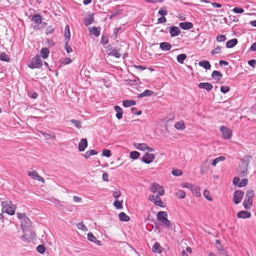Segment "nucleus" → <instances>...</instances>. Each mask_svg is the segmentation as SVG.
I'll use <instances>...</instances> for the list:
<instances>
[{"mask_svg":"<svg viewBox=\"0 0 256 256\" xmlns=\"http://www.w3.org/2000/svg\"><path fill=\"white\" fill-rule=\"evenodd\" d=\"M2 212L10 216L14 214L16 206L10 200L2 202Z\"/></svg>","mask_w":256,"mask_h":256,"instance_id":"f257e3e1","label":"nucleus"},{"mask_svg":"<svg viewBox=\"0 0 256 256\" xmlns=\"http://www.w3.org/2000/svg\"><path fill=\"white\" fill-rule=\"evenodd\" d=\"M254 196V192L252 190H249L246 192V198L243 202V206L246 210H250L252 207Z\"/></svg>","mask_w":256,"mask_h":256,"instance_id":"f03ea898","label":"nucleus"},{"mask_svg":"<svg viewBox=\"0 0 256 256\" xmlns=\"http://www.w3.org/2000/svg\"><path fill=\"white\" fill-rule=\"evenodd\" d=\"M43 64V61L41 60L40 56L36 55V57L33 58L28 64V66L31 69L40 68H42Z\"/></svg>","mask_w":256,"mask_h":256,"instance_id":"7ed1b4c3","label":"nucleus"},{"mask_svg":"<svg viewBox=\"0 0 256 256\" xmlns=\"http://www.w3.org/2000/svg\"><path fill=\"white\" fill-rule=\"evenodd\" d=\"M160 195L157 194L156 195L150 194L148 197V200L154 203L156 206L160 207H164V202L162 201L160 198H159Z\"/></svg>","mask_w":256,"mask_h":256,"instance_id":"20e7f679","label":"nucleus"},{"mask_svg":"<svg viewBox=\"0 0 256 256\" xmlns=\"http://www.w3.org/2000/svg\"><path fill=\"white\" fill-rule=\"evenodd\" d=\"M150 190L152 192H157L160 196H163L164 194V190L163 187L156 183L152 184L150 186Z\"/></svg>","mask_w":256,"mask_h":256,"instance_id":"39448f33","label":"nucleus"},{"mask_svg":"<svg viewBox=\"0 0 256 256\" xmlns=\"http://www.w3.org/2000/svg\"><path fill=\"white\" fill-rule=\"evenodd\" d=\"M220 130L222 134V137L225 140H229L232 136V132L226 126H220Z\"/></svg>","mask_w":256,"mask_h":256,"instance_id":"423d86ee","label":"nucleus"},{"mask_svg":"<svg viewBox=\"0 0 256 256\" xmlns=\"http://www.w3.org/2000/svg\"><path fill=\"white\" fill-rule=\"evenodd\" d=\"M244 194V192L240 190H236L233 195V202H234L238 204L240 202Z\"/></svg>","mask_w":256,"mask_h":256,"instance_id":"0eeeda50","label":"nucleus"},{"mask_svg":"<svg viewBox=\"0 0 256 256\" xmlns=\"http://www.w3.org/2000/svg\"><path fill=\"white\" fill-rule=\"evenodd\" d=\"M32 20L35 23L34 28L39 30L40 28V25L42 22V16L39 14H34L32 18Z\"/></svg>","mask_w":256,"mask_h":256,"instance_id":"6e6552de","label":"nucleus"},{"mask_svg":"<svg viewBox=\"0 0 256 256\" xmlns=\"http://www.w3.org/2000/svg\"><path fill=\"white\" fill-rule=\"evenodd\" d=\"M21 226L24 232L30 230L31 222L28 217L24 218L23 220H21Z\"/></svg>","mask_w":256,"mask_h":256,"instance_id":"1a4fd4ad","label":"nucleus"},{"mask_svg":"<svg viewBox=\"0 0 256 256\" xmlns=\"http://www.w3.org/2000/svg\"><path fill=\"white\" fill-rule=\"evenodd\" d=\"M238 172L240 176L244 177L247 174L248 166L245 164H240L238 168Z\"/></svg>","mask_w":256,"mask_h":256,"instance_id":"9d476101","label":"nucleus"},{"mask_svg":"<svg viewBox=\"0 0 256 256\" xmlns=\"http://www.w3.org/2000/svg\"><path fill=\"white\" fill-rule=\"evenodd\" d=\"M169 29L170 35L172 37L178 36L180 33V30L178 26H172L167 28Z\"/></svg>","mask_w":256,"mask_h":256,"instance_id":"9b49d317","label":"nucleus"},{"mask_svg":"<svg viewBox=\"0 0 256 256\" xmlns=\"http://www.w3.org/2000/svg\"><path fill=\"white\" fill-rule=\"evenodd\" d=\"M155 158V156L154 154L146 153V154L142 157V161L145 164H150L152 162Z\"/></svg>","mask_w":256,"mask_h":256,"instance_id":"f8f14e48","label":"nucleus"},{"mask_svg":"<svg viewBox=\"0 0 256 256\" xmlns=\"http://www.w3.org/2000/svg\"><path fill=\"white\" fill-rule=\"evenodd\" d=\"M237 217L240 218H248L251 217V213L248 211L242 210L238 212Z\"/></svg>","mask_w":256,"mask_h":256,"instance_id":"ddd939ff","label":"nucleus"},{"mask_svg":"<svg viewBox=\"0 0 256 256\" xmlns=\"http://www.w3.org/2000/svg\"><path fill=\"white\" fill-rule=\"evenodd\" d=\"M198 88L202 89H204L208 92L212 90L213 86L209 82H201L198 84Z\"/></svg>","mask_w":256,"mask_h":256,"instance_id":"4468645a","label":"nucleus"},{"mask_svg":"<svg viewBox=\"0 0 256 256\" xmlns=\"http://www.w3.org/2000/svg\"><path fill=\"white\" fill-rule=\"evenodd\" d=\"M168 214L166 212L160 211L157 214V220L162 222L167 218Z\"/></svg>","mask_w":256,"mask_h":256,"instance_id":"2eb2a0df","label":"nucleus"},{"mask_svg":"<svg viewBox=\"0 0 256 256\" xmlns=\"http://www.w3.org/2000/svg\"><path fill=\"white\" fill-rule=\"evenodd\" d=\"M88 146V142L86 138H82L78 144V150L83 152Z\"/></svg>","mask_w":256,"mask_h":256,"instance_id":"dca6fc26","label":"nucleus"},{"mask_svg":"<svg viewBox=\"0 0 256 256\" xmlns=\"http://www.w3.org/2000/svg\"><path fill=\"white\" fill-rule=\"evenodd\" d=\"M100 28H96V26L90 27L88 28L90 34L94 35L96 37L100 35Z\"/></svg>","mask_w":256,"mask_h":256,"instance_id":"f3484780","label":"nucleus"},{"mask_svg":"<svg viewBox=\"0 0 256 256\" xmlns=\"http://www.w3.org/2000/svg\"><path fill=\"white\" fill-rule=\"evenodd\" d=\"M162 249L163 248L158 242L154 243L152 248V250L154 252L157 253L158 254H160L162 252Z\"/></svg>","mask_w":256,"mask_h":256,"instance_id":"a211bd4d","label":"nucleus"},{"mask_svg":"<svg viewBox=\"0 0 256 256\" xmlns=\"http://www.w3.org/2000/svg\"><path fill=\"white\" fill-rule=\"evenodd\" d=\"M172 47V45L168 42H162L160 44V48L164 51L170 50Z\"/></svg>","mask_w":256,"mask_h":256,"instance_id":"6ab92c4d","label":"nucleus"},{"mask_svg":"<svg viewBox=\"0 0 256 256\" xmlns=\"http://www.w3.org/2000/svg\"><path fill=\"white\" fill-rule=\"evenodd\" d=\"M180 28L184 30H188L193 27V24L190 22H182L180 24Z\"/></svg>","mask_w":256,"mask_h":256,"instance_id":"aec40b11","label":"nucleus"},{"mask_svg":"<svg viewBox=\"0 0 256 256\" xmlns=\"http://www.w3.org/2000/svg\"><path fill=\"white\" fill-rule=\"evenodd\" d=\"M114 110L116 111V117L118 119L120 120L122 117L123 111L122 109L118 106H116L114 107Z\"/></svg>","mask_w":256,"mask_h":256,"instance_id":"412c9836","label":"nucleus"},{"mask_svg":"<svg viewBox=\"0 0 256 256\" xmlns=\"http://www.w3.org/2000/svg\"><path fill=\"white\" fill-rule=\"evenodd\" d=\"M192 192L196 197H200L201 196L200 192V188L198 186L194 185L192 188L191 189Z\"/></svg>","mask_w":256,"mask_h":256,"instance_id":"4be33fe9","label":"nucleus"},{"mask_svg":"<svg viewBox=\"0 0 256 256\" xmlns=\"http://www.w3.org/2000/svg\"><path fill=\"white\" fill-rule=\"evenodd\" d=\"M211 76L214 79L218 80L222 77V74L219 71L214 70L212 72Z\"/></svg>","mask_w":256,"mask_h":256,"instance_id":"5701e85b","label":"nucleus"},{"mask_svg":"<svg viewBox=\"0 0 256 256\" xmlns=\"http://www.w3.org/2000/svg\"><path fill=\"white\" fill-rule=\"evenodd\" d=\"M238 40L236 38L228 40L226 42V46L228 48H232L236 45L238 44Z\"/></svg>","mask_w":256,"mask_h":256,"instance_id":"b1692460","label":"nucleus"},{"mask_svg":"<svg viewBox=\"0 0 256 256\" xmlns=\"http://www.w3.org/2000/svg\"><path fill=\"white\" fill-rule=\"evenodd\" d=\"M70 32L68 25L65 26L64 28V41L70 40Z\"/></svg>","mask_w":256,"mask_h":256,"instance_id":"393cba45","label":"nucleus"},{"mask_svg":"<svg viewBox=\"0 0 256 256\" xmlns=\"http://www.w3.org/2000/svg\"><path fill=\"white\" fill-rule=\"evenodd\" d=\"M120 220L122 222H127L130 220V217L124 212H120L118 214Z\"/></svg>","mask_w":256,"mask_h":256,"instance_id":"a878e982","label":"nucleus"},{"mask_svg":"<svg viewBox=\"0 0 256 256\" xmlns=\"http://www.w3.org/2000/svg\"><path fill=\"white\" fill-rule=\"evenodd\" d=\"M198 64L200 66L204 68L206 70H210L211 67L210 63L207 60L200 61Z\"/></svg>","mask_w":256,"mask_h":256,"instance_id":"bb28decb","label":"nucleus"},{"mask_svg":"<svg viewBox=\"0 0 256 256\" xmlns=\"http://www.w3.org/2000/svg\"><path fill=\"white\" fill-rule=\"evenodd\" d=\"M252 159V157L250 156H244V158L240 160V163L248 166Z\"/></svg>","mask_w":256,"mask_h":256,"instance_id":"cd10ccee","label":"nucleus"},{"mask_svg":"<svg viewBox=\"0 0 256 256\" xmlns=\"http://www.w3.org/2000/svg\"><path fill=\"white\" fill-rule=\"evenodd\" d=\"M154 94V92L151 90H146L144 92L140 94L138 96V98H141L144 96H150Z\"/></svg>","mask_w":256,"mask_h":256,"instance_id":"c85d7f7f","label":"nucleus"},{"mask_svg":"<svg viewBox=\"0 0 256 256\" xmlns=\"http://www.w3.org/2000/svg\"><path fill=\"white\" fill-rule=\"evenodd\" d=\"M136 104V102L134 100H124L122 102V105L124 107H130L132 106H134Z\"/></svg>","mask_w":256,"mask_h":256,"instance_id":"c756f323","label":"nucleus"},{"mask_svg":"<svg viewBox=\"0 0 256 256\" xmlns=\"http://www.w3.org/2000/svg\"><path fill=\"white\" fill-rule=\"evenodd\" d=\"M50 53L49 50L46 48H43L40 50V54L42 58H46L48 56Z\"/></svg>","mask_w":256,"mask_h":256,"instance_id":"7c9ffc66","label":"nucleus"},{"mask_svg":"<svg viewBox=\"0 0 256 256\" xmlns=\"http://www.w3.org/2000/svg\"><path fill=\"white\" fill-rule=\"evenodd\" d=\"M135 147L140 150L144 151L148 148V146L144 143H138L134 144Z\"/></svg>","mask_w":256,"mask_h":256,"instance_id":"2f4dec72","label":"nucleus"},{"mask_svg":"<svg viewBox=\"0 0 256 256\" xmlns=\"http://www.w3.org/2000/svg\"><path fill=\"white\" fill-rule=\"evenodd\" d=\"M174 127L176 129L180 130H184L186 128L184 124L182 122H176L174 124Z\"/></svg>","mask_w":256,"mask_h":256,"instance_id":"473e14b6","label":"nucleus"},{"mask_svg":"<svg viewBox=\"0 0 256 256\" xmlns=\"http://www.w3.org/2000/svg\"><path fill=\"white\" fill-rule=\"evenodd\" d=\"M186 58V55L184 54H182L177 56V61L180 64H183L184 60Z\"/></svg>","mask_w":256,"mask_h":256,"instance_id":"72a5a7b5","label":"nucleus"},{"mask_svg":"<svg viewBox=\"0 0 256 256\" xmlns=\"http://www.w3.org/2000/svg\"><path fill=\"white\" fill-rule=\"evenodd\" d=\"M98 154V152L96 150H88L87 152H86L84 154V157L86 158H88L90 156H93V155H96Z\"/></svg>","mask_w":256,"mask_h":256,"instance_id":"f704fd0d","label":"nucleus"},{"mask_svg":"<svg viewBox=\"0 0 256 256\" xmlns=\"http://www.w3.org/2000/svg\"><path fill=\"white\" fill-rule=\"evenodd\" d=\"M226 160V158L224 156H220L215 158L212 162V166H216V164L220 161H223Z\"/></svg>","mask_w":256,"mask_h":256,"instance_id":"c9c22d12","label":"nucleus"},{"mask_svg":"<svg viewBox=\"0 0 256 256\" xmlns=\"http://www.w3.org/2000/svg\"><path fill=\"white\" fill-rule=\"evenodd\" d=\"M0 60L6 62H8L10 60L8 56L4 52H0Z\"/></svg>","mask_w":256,"mask_h":256,"instance_id":"e433bc0d","label":"nucleus"},{"mask_svg":"<svg viewBox=\"0 0 256 256\" xmlns=\"http://www.w3.org/2000/svg\"><path fill=\"white\" fill-rule=\"evenodd\" d=\"M70 122L73 124L76 128H82V122L80 120L75 119H72L70 120Z\"/></svg>","mask_w":256,"mask_h":256,"instance_id":"4c0bfd02","label":"nucleus"},{"mask_svg":"<svg viewBox=\"0 0 256 256\" xmlns=\"http://www.w3.org/2000/svg\"><path fill=\"white\" fill-rule=\"evenodd\" d=\"M162 224H163L164 226L166 227L167 228H172L170 221L168 220L167 218H166L164 221L162 222Z\"/></svg>","mask_w":256,"mask_h":256,"instance_id":"58836bf2","label":"nucleus"},{"mask_svg":"<svg viewBox=\"0 0 256 256\" xmlns=\"http://www.w3.org/2000/svg\"><path fill=\"white\" fill-rule=\"evenodd\" d=\"M204 196L207 200L210 202L212 200V198L211 196L210 193L208 190H205L204 191Z\"/></svg>","mask_w":256,"mask_h":256,"instance_id":"ea45409f","label":"nucleus"},{"mask_svg":"<svg viewBox=\"0 0 256 256\" xmlns=\"http://www.w3.org/2000/svg\"><path fill=\"white\" fill-rule=\"evenodd\" d=\"M140 156V153L136 151H132L130 153V158L133 160L137 159Z\"/></svg>","mask_w":256,"mask_h":256,"instance_id":"a19ab883","label":"nucleus"},{"mask_svg":"<svg viewBox=\"0 0 256 256\" xmlns=\"http://www.w3.org/2000/svg\"><path fill=\"white\" fill-rule=\"evenodd\" d=\"M122 203L123 201H119L118 200H116L114 202V205L116 208L118 209H121L122 208Z\"/></svg>","mask_w":256,"mask_h":256,"instance_id":"79ce46f5","label":"nucleus"},{"mask_svg":"<svg viewBox=\"0 0 256 256\" xmlns=\"http://www.w3.org/2000/svg\"><path fill=\"white\" fill-rule=\"evenodd\" d=\"M178 198H184L186 197V192L182 190H179L176 194Z\"/></svg>","mask_w":256,"mask_h":256,"instance_id":"37998d69","label":"nucleus"},{"mask_svg":"<svg viewBox=\"0 0 256 256\" xmlns=\"http://www.w3.org/2000/svg\"><path fill=\"white\" fill-rule=\"evenodd\" d=\"M70 40L64 41V48L68 53H70L72 51L71 46L68 44Z\"/></svg>","mask_w":256,"mask_h":256,"instance_id":"c03bdc74","label":"nucleus"},{"mask_svg":"<svg viewBox=\"0 0 256 256\" xmlns=\"http://www.w3.org/2000/svg\"><path fill=\"white\" fill-rule=\"evenodd\" d=\"M110 54L117 58H119L121 56V54L118 52V50L115 48L111 51Z\"/></svg>","mask_w":256,"mask_h":256,"instance_id":"a18cd8bd","label":"nucleus"},{"mask_svg":"<svg viewBox=\"0 0 256 256\" xmlns=\"http://www.w3.org/2000/svg\"><path fill=\"white\" fill-rule=\"evenodd\" d=\"M226 36L224 34H220L216 37V40L218 42H223L226 40Z\"/></svg>","mask_w":256,"mask_h":256,"instance_id":"49530a36","label":"nucleus"},{"mask_svg":"<svg viewBox=\"0 0 256 256\" xmlns=\"http://www.w3.org/2000/svg\"><path fill=\"white\" fill-rule=\"evenodd\" d=\"M36 250L39 253L43 254L46 251V248L43 245L40 244L37 246Z\"/></svg>","mask_w":256,"mask_h":256,"instance_id":"de8ad7c7","label":"nucleus"},{"mask_svg":"<svg viewBox=\"0 0 256 256\" xmlns=\"http://www.w3.org/2000/svg\"><path fill=\"white\" fill-rule=\"evenodd\" d=\"M172 174L176 176H180L182 174L183 172L182 170L180 169L173 170H172Z\"/></svg>","mask_w":256,"mask_h":256,"instance_id":"09e8293b","label":"nucleus"},{"mask_svg":"<svg viewBox=\"0 0 256 256\" xmlns=\"http://www.w3.org/2000/svg\"><path fill=\"white\" fill-rule=\"evenodd\" d=\"M28 174L34 180H36L38 176H39L38 172L34 170L29 172Z\"/></svg>","mask_w":256,"mask_h":256,"instance_id":"8fccbe9b","label":"nucleus"},{"mask_svg":"<svg viewBox=\"0 0 256 256\" xmlns=\"http://www.w3.org/2000/svg\"><path fill=\"white\" fill-rule=\"evenodd\" d=\"M108 35L102 34V39H101V43L103 44H106L108 42Z\"/></svg>","mask_w":256,"mask_h":256,"instance_id":"3c124183","label":"nucleus"},{"mask_svg":"<svg viewBox=\"0 0 256 256\" xmlns=\"http://www.w3.org/2000/svg\"><path fill=\"white\" fill-rule=\"evenodd\" d=\"M102 156L109 158L111 156V152L109 150L105 149L102 152Z\"/></svg>","mask_w":256,"mask_h":256,"instance_id":"603ef678","label":"nucleus"},{"mask_svg":"<svg viewBox=\"0 0 256 256\" xmlns=\"http://www.w3.org/2000/svg\"><path fill=\"white\" fill-rule=\"evenodd\" d=\"M76 226L78 229L82 230L84 231H86L88 230L84 224L82 222H80Z\"/></svg>","mask_w":256,"mask_h":256,"instance_id":"864d4df0","label":"nucleus"},{"mask_svg":"<svg viewBox=\"0 0 256 256\" xmlns=\"http://www.w3.org/2000/svg\"><path fill=\"white\" fill-rule=\"evenodd\" d=\"M248 180L247 179H242L238 184L239 187H244L248 184Z\"/></svg>","mask_w":256,"mask_h":256,"instance_id":"5fc2aeb1","label":"nucleus"},{"mask_svg":"<svg viewBox=\"0 0 256 256\" xmlns=\"http://www.w3.org/2000/svg\"><path fill=\"white\" fill-rule=\"evenodd\" d=\"M88 239L92 242H95L96 238L94 236V234L92 232H89L88 234Z\"/></svg>","mask_w":256,"mask_h":256,"instance_id":"6e6d98bb","label":"nucleus"},{"mask_svg":"<svg viewBox=\"0 0 256 256\" xmlns=\"http://www.w3.org/2000/svg\"><path fill=\"white\" fill-rule=\"evenodd\" d=\"M233 12L236 14H241L244 12V10L241 8L235 7L233 10Z\"/></svg>","mask_w":256,"mask_h":256,"instance_id":"4d7b16f0","label":"nucleus"},{"mask_svg":"<svg viewBox=\"0 0 256 256\" xmlns=\"http://www.w3.org/2000/svg\"><path fill=\"white\" fill-rule=\"evenodd\" d=\"M230 90V88L228 86H222L220 87V92L223 94H226Z\"/></svg>","mask_w":256,"mask_h":256,"instance_id":"13d9d810","label":"nucleus"},{"mask_svg":"<svg viewBox=\"0 0 256 256\" xmlns=\"http://www.w3.org/2000/svg\"><path fill=\"white\" fill-rule=\"evenodd\" d=\"M182 186L184 188H188L190 190H191L192 188V186H194L193 184H192L190 183H188V182H183V183H182Z\"/></svg>","mask_w":256,"mask_h":256,"instance_id":"bf43d9fd","label":"nucleus"},{"mask_svg":"<svg viewBox=\"0 0 256 256\" xmlns=\"http://www.w3.org/2000/svg\"><path fill=\"white\" fill-rule=\"evenodd\" d=\"M94 18L92 16H90L86 18V26L94 22Z\"/></svg>","mask_w":256,"mask_h":256,"instance_id":"052dcab7","label":"nucleus"},{"mask_svg":"<svg viewBox=\"0 0 256 256\" xmlns=\"http://www.w3.org/2000/svg\"><path fill=\"white\" fill-rule=\"evenodd\" d=\"M54 28L52 26H48L46 29V32L47 34L52 33L54 32Z\"/></svg>","mask_w":256,"mask_h":256,"instance_id":"680f3d73","label":"nucleus"},{"mask_svg":"<svg viewBox=\"0 0 256 256\" xmlns=\"http://www.w3.org/2000/svg\"><path fill=\"white\" fill-rule=\"evenodd\" d=\"M220 48H221L220 46H218L216 48H214V50H213L211 51V54H218L220 52Z\"/></svg>","mask_w":256,"mask_h":256,"instance_id":"e2e57ef3","label":"nucleus"},{"mask_svg":"<svg viewBox=\"0 0 256 256\" xmlns=\"http://www.w3.org/2000/svg\"><path fill=\"white\" fill-rule=\"evenodd\" d=\"M120 194L121 192L120 190L114 192L112 193L113 196L116 199L118 198L120 196Z\"/></svg>","mask_w":256,"mask_h":256,"instance_id":"0e129e2a","label":"nucleus"},{"mask_svg":"<svg viewBox=\"0 0 256 256\" xmlns=\"http://www.w3.org/2000/svg\"><path fill=\"white\" fill-rule=\"evenodd\" d=\"M220 256H228L226 251L224 249H219Z\"/></svg>","mask_w":256,"mask_h":256,"instance_id":"69168bd1","label":"nucleus"},{"mask_svg":"<svg viewBox=\"0 0 256 256\" xmlns=\"http://www.w3.org/2000/svg\"><path fill=\"white\" fill-rule=\"evenodd\" d=\"M248 64L252 67H254L256 64V60H250L248 61Z\"/></svg>","mask_w":256,"mask_h":256,"instance_id":"338daca9","label":"nucleus"},{"mask_svg":"<svg viewBox=\"0 0 256 256\" xmlns=\"http://www.w3.org/2000/svg\"><path fill=\"white\" fill-rule=\"evenodd\" d=\"M250 50L252 52H256V42L252 44Z\"/></svg>","mask_w":256,"mask_h":256,"instance_id":"774afa93","label":"nucleus"}]
</instances>
